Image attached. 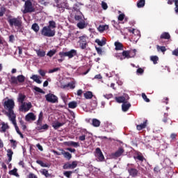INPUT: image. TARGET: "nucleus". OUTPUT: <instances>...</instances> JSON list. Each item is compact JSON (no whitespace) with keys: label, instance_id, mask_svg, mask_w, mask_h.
<instances>
[{"label":"nucleus","instance_id":"obj_1","mask_svg":"<svg viewBox=\"0 0 178 178\" xmlns=\"http://www.w3.org/2000/svg\"><path fill=\"white\" fill-rule=\"evenodd\" d=\"M3 106L5 110L3 111V113L6 116L8 117V119H13L16 118V114L15 113V100L13 99H8L5 100L3 103Z\"/></svg>","mask_w":178,"mask_h":178},{"label":"nucleus","instance_id":"obj_2","mask_svg":"<svg viewBox=\"0 0 178 178\" xmlns=\"http://www.w3.org/2000/svg\"><path fill=\"white\" fill-rule=\"evenodd\" d=\"M8 22L10 27L21 29L22 26H23V21H22V17H19L9 18L8 19Z\"/></svg>","mask_w":178,"mask_h":178},{"label":"nucleus","instance_id":"obj_3","mask_svg":"<svg viewBox=\"0 0 178 178\" xmlns=\"http://www.w3.org/2000/svg\"><path fill=\"white\" fill-rule=\"evenodd\" d=\"M40 34L43 37H55L56 31L55 29H51L49 26H44L40 31Z\"/></svg>","mask_w":178,"mask_h":178},{"label":"nucleus","instance_id":"obj_4","mask_svg":"<svg viewBox=\"0 0 178 178\" xmlns=\"http://www.w3.org/2000/svg\"><path fill=\"white\" fill-rule=\"evenodd\" d=\"M24 8V9L22 10L24 15H26V13H33V12H35V8H34V6H33L31 0H26V1H25Z\"/></svg>","mask_w":178,"mask_h":178},{"label":"nucleus","instance_id":"obj_5","mask_svg":"<svg viewBox=\"0 0 178 178\" xmlns=\"http://www.w3.org/2000/svg\"><path fill=\"white\" fill-rule=\"evenodd\" d=\"M24 81H26V76H24V75H18L17 77L11 76L10 80V84H15V86H17L19 83H24Z\"/></svg>","mask_w":178,"mask_h":178},{"label":"nucleus","instance_id":"obj_6","mask_svg":"<svg viewBox=\"0 0 178 178\" xmlns=\"http://www.w3.org/2000/svg\"><path fill=\"white\" fill-rule=\"evenodd\" d=\"M58 55L60 56L61 58L65 56H67L69 59H72V58H74V56H77V50L71 49L70 51H61L58 53Z\"/></svg>","mask_w":178,"mask_h":178},{"label":"nucleus","instance_id":"obj_7","mask_svg":"<svg viewBox=\"0 0 178 178\" xmlns=\"http://www.w3.org/2000/svg\"><path fill=\"white\" fill-rule=\"evenodd\" d=\"M46 101L50 102V104H58L59 102L58 98L56 95L52 93H48L45 95Z\"/></svg>","mask_w":178,"mask_h":178},{"label":"nucleus","instance_id":"obj_8","mask_svg":"<svg viewBox=\"0 0 178 178\" xmlns=\"http://www.w3.org/2000/svg\"><path fill=\"white\" fill-rule=\"evenodd\" d=\"M79 38V47L81 48V49H86V48H87V35H83L81 37Z\"/></svg>","mask_w":178,"mask_h":178},{"label":"nucleus","instance_id":"obj_9","mask_svg":"<svg viewBox=\"0 0 178 178\" xmlns=\"http://www.w3.org/2000/svg\"><path fill=\"white\" fill-rule=\"evenodd\" d=\"M95 156L99 160V162H104L105 161V156L99 147H97L95 149Z\"/></svg>","mask_w":178,"mask_h":178},{"label":"nucleus","instance_id":"obj_10","mask_svg":"<svg viewBox=\"0 0 178 178\" xmlns=\"http://www.w3.org/2000/svg\"><path fill=\"white\" fill-rule=\"evenodd\" d=\"M124 154V149L123 147H119L118 149L113 153L111 154V156L114 159H116L117 158H119L120 156H122Z\"/></svg>","mask_w":178,"mask_h":178},{"label":"nucleus","instance_id":"obj_11","mask_svg":"<svg viewBox=\"0 0 178 178\" xmlns=\"http://www.w3.org/2000/svg\"><path fill=\"white\" fill-rule=\"evenodd\" d=\"M77 168V161H72V163H66L63 166V169H76Z\"/></svg>","mask_w":178,"mask_h":178},{"label":"nucleus","instance_id":"obj_12","mask_svg":"<svg viewBox=\"0 0 178 178\" xmlns=\"http://www.w3.org/2000/svg\"><path fill=\"white\" fill-rule=\"evenodd\" d=\"M31 108H33L31 102L24 103L23 104L21 105V109L22 111H24V112H29V111H30Z\"/></svg>","mask_w":178,"mask_h":178},{"label":"nucleus","instance_id":"obj_13","mask_svg":"<svg viewBox=\"0 0 178 178\" xmlns=\"http://www.w3.org/2000/svg\"><path fill=\"white\" fill-rule=\"evenodd\" d=\"M35 119H37V117L34 115V113H29L25 116L26 122H30L31 120L34 122Z\"/></svg>","mask_w":178,"mask_h":178},{"label":"nucleus","instance_id":"obj_14","mask_svg":"<svg viewBox=\"0 0 178 178\" xmlns=\"http://www.w3.org/2000/svg\"><path fill=\"white\" fill-rule=\"evenodd\" d=\"M128 172L129 174V176H131V177H137L138 175V170L133 168H129L128 169Z\"/></svg>","mask_w":178,"mask_h":178},{"label":"nucleus","instance_id":"obj_15","mask_svg":"<svg viewBox=\"0 0 178 178\" xmlns=\"http://www.w3.org/2000/svg\"><path fill=\"white\" fill-rule=\"evenodd\" d=\"M1 124V127L0 128V133H6V130L9 129V125H8V123H5V122H2Z\"/></svg>","mask_w":178,"mask_h":178},{"label":"nucleus","instance_id":"obj_16","mask_svg":"<svg viewBox=\"0 0 178 178\" xmlns=\"http://www.w3.org/2000/svg\"><path fill=\"white\" fill-rule=\"evenodd\" d=\"M17 101L18 102L22 104V105H23V104H26V102H24V101H26V95H24L23 93H19L18 95Z\"/></svg>","mask_w":178,"mask_h":178},{"label":"nucleus","instance_id":"obj_17","mask_svg":"<svg viewBox=\"0 0 178 178\" xmlns=\"http://www.w3.org/2000/svg\"><path fill=\"white\" fill-rule=\"evenodd\" d=\"M173 2L175 3V12L177 15H178V0H168V5H173Z\"/></svg>","mask_w":178,"mask_h":178},{"label":"nucleus","instance_id":"obj_18","mask_svg":"<svg viewBox=\"0 0 178 178\" xmlns=\"http://www.w3.org/2000/svg\"><path fill=\"white\" fill-rule=\"evenodd\" d=\"M9 120L12 122L13 124L15 126L17 134L22 133L19 129V127H17V123L16 122V117H14L13 118H10Z\"/></svg>","mask_w":178,"mask_h":178},{"label":"nucleus","instance_id":"obj_19","mask_svg":"<svg viewBox=\"0 0 178 178\" xmlns=\"http://www.w3.org/2000/svg\"><path fill=\"white\" fill-rule=\"evenodd\" d=\"M131 104L130 103L124 102L122 105V109L123 112H127L130 109Z\"/></svg>","mask_w":178,"mask_h":178},{"label":"nucleus","instance_id":"obj_20","mask_svg":"<svg viewBox=\"0 0 178 178\" xmlns=\"http://www.w3.org/2000/svg\"><path fill=\"white\" fill-rule=\"evenodd\" d=\"M148 120H145L143 123L140 124L136 126V129L137 130H138L139 131L140 130H143V129H145V127H147V123Z\"/></svg>","mask_w":178,"mask_h":178},{"label":"nucleus","instance_id":"obj_21","mask_svg":"<svg viewBox=\"0 0 178 178\" xmlns=\"http://www.w3.org/2000/svg\"><path fill=\"white\" fill-rule=\"evenodd\" d=\"M61 154L62 155H63L65 159H67L68 161H70V159H72V154H70L69 152H65V150H62Z\"/></svg>","mask_w":178,"mask_h":178},{"label":"nucleus","instance_id":"obj_22","mask_svg":"<svg viewBox=\"0 0 178 178\" xmlns=\"http://www.w3.org/2000/svg\"><path fill=\"white\" fill-rule=\"evenodd\" d=\"M30 79H31V80H33V81H35L38 84H41V83H42V81L40 79V76H38V75L33 74L32 75V76L30 77Z\"/></svg>","mask_w":178,"mask_h":178},{"label":"nucleus","instance_id":"obj_23","mask_svg":"<svg viewBox=\"0 0 178 178\" xmlns=\"http://www.w3.org/2000/svg\"><path fill=\"white\" fill-rule=\"evenodd\" d=\"M67 87H70L71 90H74V88H76V83L74 81L70 82L67 84L64 85L63 88H67Z\"/></svg>","mask_w":178,"mask_h":178},{"label":"nucleus","instance_id":"obj_24","mask_svg":"<svg viewBox=\"0 0 178 178\" xmlns=\"http://www.w3.org/2000/svg\"><path fill=\"white\" fill-rule=\"evenodd\" d=\"M114 45L115 47V51H122L123 44L122 43H120V42H115L114 43Z\"/></svg>","mask_w":178,"mask_h":178},{"label":"nucleus","instance_id":"obj_25","mask_svg":"<svg viewBox=\"0 0 178 178\" xmlns=\"http://www.w3.org/2000/svg\"><path fill=\"white\" fill-rule=\"evenodd\" d=\"M66 145L68 147H80V144L77 142H74V141H68L65 143Z\"/></svg>","mask_w":178,"mask_h":178},{"label":"nucleus","instance_id":"obj_26","mask_svg":"<svg viewBox=\"0 0 178 178\" xmlns=\"http://www.w3.org/2000/svg\"><path fill=\"white\" fill-rule=\"evenodd\" d=\"M7 156L8 158V162H12V156H13V150L12 149H8L6 150Z\"/></svg>","mask_w":178,"mask_h":178},{"label":"nucleus","instance_id":"obj_27","mask_svg":"<svg viewBox=\"0 0 178 178\" xmlns=\"http://www.w3.org/2000/svg\"><path fill=\"white\" fill-rule=\"evenodd\" d=\"M42 119H44V113L40 111L38 115V120L37 121L38 126H41V123H42Z\"/></svg>","mask_w":178,"mask_h":178},{"label":"nucleus","instance_id":"obj_28","mask_svg":"<svg viewBox=\"0 0 178 178\" xmlns=\"http://www.w3.org/2000/svg\"><path fill=\"white\" fill-rule=\"evenodd\" d=\"M83 97L86 99H91L92 97H94V95L92 94V92L87 91L83 94Z\"/></svg>","mask_w":178,"mask_h":178},{"label":"nucleus","instance_id":"obj_29","mask_svg":"<svg viewBox=\"0 0 178 178\" xmlns=\"http://www.w3.org/2000/svg\"><path fill=\"white\" fill-rule=\"evenodd\" d=\"M160 38L161 40H170V34L168 32H163Z\"/></svg>","mask_w":178,"mask_h":178},{"label":"nucleus","instance_id":"obj_30","mask_svg":"<svg viewBox=\"0 0 178 178\" xmlns=\"http://www.w3.org/2000/svg\"><path fill=\"white\" fill-rule=\"evenodd\" d=\"M65 124V122H54L52 125V127H54V129L55 130H58V129L59 127H62V126H63Z\"/></svg>","mask_w":178,"mask_h":178},{"label":"nucleus","instance_id":"obj_31","mask_svg":"<svg viewBox=\"0 0 178 178\" xmlns=\"http://www.w3.org/2000/svg\"><path fill=\"white\" fill-rule=\"evenodd\" d=\"M36 54L39 58H44V56L46 55L45 51L42 49L36 50Z\"/></svg>","mask_w":178,"mask_h":178},{"label":"nucleus","instance_id":"obj_32","mask_svg":"<svg viewBox=\"0 0 178 178\" xmlns=\"http://www.w3.org/2000/svg\"><path fill=\"white\" fill-rule=\"evenodd\" d=\"M8 173L10 176H15V177H19L20 176L19 175V173H17V168H14L13 170H10Z\"/></svg>","mask_w":178,"mask_h":178},{"label":"nucleus","instance_id":"obj_33","mask_svg":"<svg viewBox=\"0 0 178 178\" xmlns=\"http://www.w3.org/2000/svg\"><path fill=\"white\" fill-rule=\"evenodd\" d=\"M115 101L118 102V104H124V102H126V97L123 96L118 97H115Z\"/></svg>","mask_w":178,"mask_h":178},{"label":"nucleus","instance_id":"obj_34","mask_svg":"<svg viewBox=\"0 0 178 178\" xmlns=\"http://www.w3.org/2000/svg\"><path fill=\"white\" fill-rule=\"evenodd\" d=\"M47 27H49L51 30H54V29H56V22H55V21L54 20L49 21Z\"/></svg>","mask_w":178,"mask_h":178},{"label":"nucleus","instance_id":"obj_35","mask_svg":"<svg viewBox=\"0 0 178 178\" xmlns=\"http://www.w3.org/2000/svg\"><path fill=\"white\" fill-rule=\"evenodd\" d=\"M92 126H94V127H99V126H101V121H99V120L94 118L92 120Z\"/></svg>","mask_w":178,"mask_h":178},{"label":"nucleus","instance_id":"obj_36","mask_svg":"<svg viewBox=\"0 0 178 178\" xmlns=\"http://www.w3.org/2000/svg\"><path fill=\"white\" fill-rule=\"evenodd\" d=\"M31 29L35 31V33H38V31H40V26H38V24L37 23L33 24Z\"/></svg>","mask_w":178,"mask_h":178},{"label":"nucleus","instance_id":"obj_37","mask_svg":"<svg viewBox=\"0 0 178 178\" xmlns=\"http://www.w3.org/2000/svg\"><path fill=\"white\" fill-rule=\"evenodd\" d=\"M68 108H70V109H74L77 108V102H70L68 104Z\"/></svg>","mask_w":178,"mask_h":178},{"label":"nucleus","instance_id":"obj_38","mask_svg":"<svg viewBox=\"0 0 178 178\" xmlns=\"http://www.w3.org/2000/svg\"><path fill=\"white\" fill-rule=\"evenodd\" d=\"M36 163H38V165H40L42 168H49V165H48L47 163H43V161L41 160H37Z\"/></svg>","mask_w":178,"mask_h":178},{"label":"nucleus","instance_id":"obj_39","mask_svg":"<svg viewBox=\"0 0 178 178\" xmlns=\"http://www.w3.org/2000/svg\"><path fill=\"white\" fill-rule=\"evenodd\" d=\"M10 143L11 144V148H13V149H16V147H17V141L11 139L10 140Z\"/></svg>","mask_w":178,"mask_h":178},{"label":"nucleus","instance_id":"obj_40","mask_svg":"<svg viewBox=\"0 0 178 178\" xmlns=\"http://www.w3.org/2000/svg\"><path fill=\"white\" fill-rule=\"evenodd\" d=\"M108 29L107 25H99V27L97 28L98 31L100 33H103V31H105Z\"/></svg>","mask_w":178,"mask_h":178},{"label":"nucleus","instance_id":"obj_41","mask_svg":"<svg viewBox=\"0 0 178 178\" xmlns=\"http://www.w3.org/2000/svg\"><path fill=\"white\" fill-rule=\"evenodd\" d=\"M95 42L99 45V47H104V45H105L106 44V41L102 40H100L99 39H97L95 40Z\"/></svg>","mask_w":178,"mask_h":178},{"label":"nucleus","instance_id":"obj_42","mask_svg":"<svg viewBox=\"0 0 178 178\" xmlns=\"http://www.w3.org/2000/svg\"><path fill=\"white\" fill-rule=\"evenodd\" d=\"M150 59L152 62H153L154 65H156L158 63V61L159 60V58L158 56H152L150 57Z\"/></svg>","mask_w":178,"mask_h":178},{"label":"nucleus","instance_id":"obj_43","mask_svg":"<svg viewBox=\"0 0 178 178\" xmlns=\"http://www.w3.org/2000/svg\"><path fill=\"white\" fill-rule=\"evenodd\" d=\"M156 49H157V51H158L159 52H163V53L166 52V47H164V46H159V45H157V46H156Z\"/></svg>","mask_w":178,"mask_h":178},{"label":"nucleus","instance_id":"obj_44","mask_svg":"<svg viewBox=\"0 0 178 178\" xmlns=\"http://www.w3.org/2000/svg\"><path fill=\"white\" fill-rule=\"evenodd\" d=\"M129 52V56L130 58H134L137 54V50L136 49L128 50Z\"/></svg>","mask_w":178,"mask_h":178},{"label":"nucleus","instance_id":"obj_45","mask_svg":"<svg viewBox=\"0 0 178 178\" xmlns=\"http://www.w3.org/2000/svg\"><path fill=\"white\" fill-rule=\"evenodd\" d=\"M49 129V126L47 124H44L42 126L38 127L37 130H48Z\"/></svg>","mask_w":178,"mask_h":178},{"label":"nucleus","instance_id":"obj_46","mask_svg":"<svg viewBox=\"0 0 178 178\" xmlns=\"http://www.w3.org/2000/svg\"><path fill=\"white\" fill-rule=\"evenodd\" d=\"M77 27L80 29H85L86 27V22L84 21H82V22H79L78 24H77Z\"/></svg>","mask_w":178,"mask_h":178},{"label":"nucleus","instance_id":"obj_47","mask_svg":"<svg viewBox=\"0 0 178 178\" xmlns=\"http://www.w3.org/2000/svg\"><path fill=\"white\" fill-rule=\"evenodd\" d=\"M145 6V0H139L137 3L138 8H143Z\"/></svg>","mask_w":178,"mask_h":178},{"label":"nucleus","instance_id":"obj_48","mask_svg":"<svg viewBox=\"0 0 178 178\" xmlns=\"http://www.w3.org/2000/svg\"><path fill=\"white\" fill-rule=\"evenodd\" d=\"M122 56H124L127 59H130V54L129 50H124L122 51Z\"/></svg>","mask_w":178,"mask_h":178},{"label":"nucleus","instance_id":"obj_49","mask_svg":"<svg viewBox=\"0 0 178 178\" xmlns=\"http://www.w3.org/2000/svg\"><path fill=\"white\" fill-rule=\"evenodd\" d=\"M134 158L136 159H138V161H140V162H144V159H145V158H144V156L140 154H138L137 156Z\"/></svg>","mask_w":178,"mask_h":178},{"label":"nucleus","instance_id":"obj_50","mask_svg":"<svg viewBox=\"0 0 178 178\" xmlns=\"http://www.w3.org/2000/svg\"><path fill=\"white\" fill-rule=\"evenodd\" d=\"M55 54H56V50L54 49V50H50L49 51V52L47 54V56H49V58H52V56H54V55H55Z\"/></svg>","mask_w":178,"mask_h":178},{"label":"nucleus","instance_id":"obj_51","mask_svg":"<svg viewBox=\"0 0 178 178\" xmlns=\"http://www.w3.org/2000/svg\"><path fill=\"white\" fill-rule=\"evenodd\" d=\"M42 175H43L44 176H45V177H49L50 175L48 172V170L46 169H42L41 171Z\"/></svg>","mask_w":178,"mask_h":178},{"label":"nucleus","instance_id":"obj_52","mask_svg":"<svg viewBox=\"0 0 178 178\" xmlns=\"http://www.w3.org/2000/svg\"><path fill=\"white\" fill-rule=\"evenodd\" d=\"M33 89L35 91H36V92H40V94H45V92L42 90V89H41L40 88L35 86Z\"/></svg>","mask_w":178,"mask_h":178},{"label":"nucleus","instance_id":"obj_53","mask_svg":"<svg viewBox=\"0 0 178 178\" xmlns=\"http://www.w3.org/2000/svg\"><path fill=\"white\" fill-rule=\"evenodd\" d=\"M72 174H73V171H65L63 172L64 176H65V177H67V178H70Z\"/></svg>","mask_w":178,"mask_h":178},{"label":"nucleus","instance_id":"obj_54","mask_svg":"<svg viewBox=\"0 0 178 178\" xmlns=\"http://www.w3.org/2000/svg\"><path fill=\"white\" fill-rule=\"evenodd\" d=\"M168 116H169V114L165 113H164V118L162 120V121L163 122V123H168V121L170 120V119L168 118Z\"/></svg>","mask_w":178,"mask_h":178},{"label":"nucleus","instance_id":"obj_55","mask_svg":"<svg viewBox=\"0 0 178 178\" xmlns=\"http://www.w3.org/2000/svg\"><path fill=\"white\" fill-rule=\"evenodd\" d=\"M80 3H76L74 5L73 9L74 10H76V12H79V10H80Z\"/></svg>","mask_w":178,"mask_h":178},{"label":"nucleus","instance_id":"obj_56","mask_svg":"<svg viewBox=\"0 0 178 178\" xmlns=\"http://www.w3.org/2000/svg\"><path fill=\"white\" fill-rule=\"evenodd\" d=\"M19 123L22 126V130H24V131L27 129V126L24 124V121H23L22 120H20Z\"/></svg>","mask_w":178,"mask_h":178},{"label":"nucleus","instance_id":"obj_57","mask_svg":"<svg viewBox=\"0 0 178 178\" xmlns=\"http://www.w3.org/2000/svg\"><path fill=\"white\" fill-rule=\"evenodd\" d=\"M124 17H126V15L124 14H120L118 16V20L120 22H123V20H124Z\"/></svg>","mask_w":178,"mask_h":178},{"label":"nucleus","instance_id":"obj_58","mask_svg":"<svg viewBox=\"0 0 178 178\" xmlns=\"http://www.w3.org/2000/svg\"><path fill=\"white\" fill-rule=\"evenodd\" d=\"M103 97H104V98H106V99H111V98H113V95H112L111 93L106 94L104 95Z\"/></svg>","mask_w":178,"mask_h":178},{"label":"nucleus","instance_id":"obj_59","mask_svg":"<svg viewBox=\"0 0 178 178\" xmlns=\"http://www.w3.org/2000/svg\"><path fill=\"white\" fill-rule=\"evenodd\" d=\"M102 9H104V10H106V9H108V4L104 2V1H102Z\"/></svg>","mask_w":178,"mask_h":178},{"label":"nucleus","instance_id":"obj_60","mask_svg":"<svg viewBox=\"0 0 178 178\" xmlns=\"http://www.w3.org/2000/svg\"><path fill=\"white\" fill-rule=\"evenodd\" d=\"M142 98H143L144 101H145V102H149V99H148V97H147V95H145V93H142Z\"/></svg>","mask_w":178,"mask_h":178},{"label":"nucleus","instance_id":"obj_61","mask_svg":"<svg viewBox=\"0 0 178 178\" xmlns=\"http://www.w3.org/2000/svg\"><path fill=\"white\" fill-rule=\"evenodd\" d=\"M154 173H159V172H161V168H159V165H156V167H154Z\"/></svg>","mask_w":178,"mask_h":178},{"label":"nucleus","instance_id":"obj_62","mask_svg":"<svg viewBox=\"0 0 178 178\" xmlns=\"http://www.w3.org/2000/svg\"><path fill=\"white\" fill-rule=\"evenodd\" d=\"M58 70H60V68L59 67H56V68H54L52 70H50L49 71V73H55V72H58Z\"/></svg>","mask_w":178,"mask_h":178},{"label":"nucleus","instance_id":"obj_63","mask_svg":"<svg viewBox=\"0 0 178 178\" xmlns=\"http://www.w3.org/2000/svg\"><path fill=\"white\" fill-rule=\"evenodd\" d=\"M137 74H143L144 73V70L143 68H138L136 70Z\"/></svg>","mask_w":178,"mask_h":178},{"label":"nucleus","instance_id":"obj_64","mask_svg":"<svg viewBox=\"0 0 178 178\" xmlns=\"http://www.w3.org/2000/svg\"><path fill=\"white\" fill-rule=\"evenodd\" d=\"M172 55H174L175 56H178V48L172 51Z\"/></svg>","mask_w":178,"mask_h":178}]
</instances>
